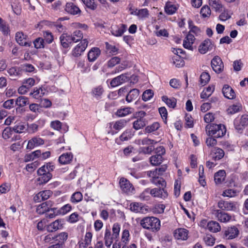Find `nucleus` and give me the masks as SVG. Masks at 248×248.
Returning <instances> with one entry per match:
<instances>
[{
	"label": "nucleus",
	"mask_w": 248,
	"mask_h": 248,
	"mask_svg": "<svg viewBox=\"0 0 248 248\" xmlns=\"http://www.w3.org/2000/svg\"><path fill=\"white\" fill-rule=\"evenodd\" d=\"M140 225L145 229L152 232H158L160 228V220L154 217H147L143 218L140 222Z\"/></svg>",
	"instance_id": "f257e3e1"
},
{
	"label": "nucleus",
	"mask_w": 248,
	"mask_h": 248,
	"mask_svg": "<svg viewBox=\"0 0 248 248\" xmlns=\"http://www.w3.org/2000/svg\"><path fill=\"white\" fill-rule=\"evenodd\" d=\"M205 131L208 136L219 138L225 135L226 129L223 124H210L206 126Z\"/></svg>",
	"instance_id": "f03ea898"
},
{
	"label": "nucleus",
	"mask_w": 248,
	"mask_h": 248,
	"mask_svg": "<svg viewBox=\"0 0 248 248\" xmlns=\"http://www.w3.org/2000/svg\"><path fill=\"white\" fill-rule=\"evenodd\" d=\"M167 169V166L164 165L153 171H148V175L150 177H152V182L156 185H161L162 186H165V181L162 178L159 177L158 176L162 175L166 170Z\"/></svg>",
	"instance_id": "7ed1b4c3"
},
{
	"label": "nucleus",
	"mask_w": 248,
	"mask_h": 248,
	"mask_svg": "<svg viewBox=\"0 0 248 248\" xmlns=\"http://www.w3.org/2000/svg\"><path fill=\"white\" fill-rule=\"evenodd\" d=\"M37 173L39 177L37 179L39 185L47 183L52 178V175L49 172H46L44 167H41L37 170Z\"/></svg>",
	"instance_id": "20e7f679"
},
{
	"label": "nucleus",
	"mask_w": 248,
	"mask_h": 248,
	"mask_svg": "<svg viewBox=\"0 0 248 248\" xmlns=\"http://www.w3.org/2000/svg\"><path fill=\"white\" fill-rule=\"evenodd\" d=\"M119 184L122 190L128 195L134 193L135 188L132 184L127 179L122 178L119 181Z\"/></svg>",
	"instance_id": "39448f33"
},
{
	"label": "nucleus",
	"mask_w": 248,
	"mask_h": 248,
	"mask_svg": "<svg viewBox=\"0 0 248 248\" xmlns=\"http://www.w3.org/2000/svg\"><path fill=\"white\" fill-rule=\"evenodd\" d=\"M239 231L235 226L228 227L223 232V237L227 240L234 239L238 236Z\"/></svg>",
	"instance_id": "423d86ee"
},
{
	"label": "nucleus",
	"mask_w": 248,
	"mask_h": 248,
	"mask_svg": "<svg viewBox=\"0 0 248 248\" xmlns=\"http://www.w3.org/2000/svg\"><path fill=\"white\" fill-rule=\"evenodd\" d=\"M211 66L213 70L217 74L222 72L224 68L223 63L218 56L215 57L211 61Z\"/></svg>",
	"instance_id": "0eeeda50"
},
{
	"label": "nucleus",
	"mask_w": 248,
	"mask_h": 248,
	"mask_svg": "<svg viewBox=\"0 0 248 248\" xmlns=\"http://www.w3.org/2000/svg\"><path fill=\"white\" fill-rule=\"evenodd\" d=\"M189 232L185 228L176 229L173 232L174 238L178 240H186L188 237Z\"/></svg>",
	"instance_id": "6e6552de"
},
{
	"label": "nucleus",
	"mask_w": 248,
	"mask_h": 248,
	"mask_svg": "<svg viewBox=\"0 0 248 248\" xmlns=\"http://www.w3.org/2000/svg\"><path fill=\"white\" fill-rule=\"evenodd\" d=\"M88 42L87 39L82 40L74 49L72 52L75 57L80 56L88 46Z\"/></svg>",
	"instance_id": "1a4fd4ad"
},
{
	"label": "nucleus",
	"mask_w": 248,
	"mask_h": 248,
	"mask_svg": "<svg viewBox=\"0 0 248 248\" xmlns=\"http://www.w3.org/2000/svg\"><path fill=\"white\" fill-rule=\"evenodd\" d=\"M162 188H154L150 189V195L155 198L165 199L168 197V194L166 190Z\"/></svg>",
	"instance_id": "9d476101"
},
{
	"label": "nucleus",
	"mask_w": 248,
	"mask_h": 248,
	"mask_svg": "<svg viewBox=\"0 0 248 248\" xmlns=\"http://www.w3.org/2000/svg\"><path fill=\"white\" fill-rule=\"evenodd\" d=\"M129 79V76L127 74H122L113 78L110 81V84L112 87H115L127 81Z\"/></svg>",
	"instance_id": "9b49d317"
},
{
	"label": "nucleus",
	"mask_w": 248,
	"mask_h": 248,
	"mask_svg": "<svg viewBox=\"0 0 248 248\" xmlns=\"http://www.w3.org/2000/svg\"><path fill=\"white\" fill-rule=\"evenodd\" d=\"M52 194V192L49 190L41 191L35 195L34 201L36 202L48 199Z\"/></svg>",
	"instance_id": "f8f14e48"
},
{
	"label": "nucleus",
	"mask_w": 248,
	"mask_h": 248,
	"mask_svg": "<svg viewBox=\"0 0 248 248\" xmlns=\"http://www.w3.org/2000/svg\"><path fill=\"white\" fill-rule=\"evenodd\" d=\"M213 214H214L217 219L221 222H228L232 218V217L229 214L219 210H214Z\"/></svg>",
	"instance_id": "ddd939ff"
},
{
	"label": "nucleus",
	"mask_w": 248,
	"mask_h": 248,
	"mask_svg": "<svg viewBox=\"0 0 248 248\" xmlns=\"http://www.w3.org/2000/svg\"><path fill=\"white\" fill-rule=\"evenodd\" d=\"M214 45L210 39L205 40L199 46V51L201 54H205L213 49Z\"/></svg>",
	"instance_id": "4468645a"
},
{
	"label": "nucleus",
	"mask_w": 248,
	"mask_h": 248,
	"mask_svg": "<svg viewBox=\"0 0 248 248\" xmlns=\"http://www.w3.org/2000/svg\"><path fill=\"white\" fill-rule=\"evenodd\" d=\"M234 125L236 129H242L248 124V115H242L240 118L235 120Z\"/></svg>",
	"instance_id": "2eb2a0df"
},
{
	"label": "nucleus",
	"mask_w": 248,
	"mask_h": 248,
	"mask_svg": "<svg viewBox=\"0 0 248 248\" xmlns=\"http://www.w3.org/2000/svg\"><path fill=\"white\" fill-rule=\"evenodd\" d=\"M16 40L19 45L23 46H30L31 42L27 41V36L22 32H17L16 34Z\"/></svg>",
	"instance_id": "dca6fc26"
},
{
	"label": "nucleus",
	"mask_w": 248,
	"mask_h": 248,
	"mask_svg": "<svg viewBox=\"0 0 248 248\" xmlns=\"http://www.w3.org/2000/svg\"><path fill=\"white\" fill-rule=\"evenodd\" d=\"M222 92L225 97L229 99H233L235 97V93L233 90L228 85H224Z\"/></svg>",
	"instance_id": "f3484780"
},
{
	"label": "nucleus",
	"mask_w": 248,
	"mask_h": 248,
	"mask_svg": "<svg viewBox=\"0 0 248 248\" xmlns=\"http://www.w3.org/2000/svg\"><path fill=\"white\" fill-rule=\"evenodd\" d=\"M44 141L43 139L39 137H34L29 140L27 148L32 149L36 146L43 145Z\"/></svg>",
	"instance_id": "a211bd4d"
},
{
	"label": "nucleus",
	"mask_w": 248,
	"mask_h": 248,
	"mask_svg": "<svg viewBox=\"0 0 248 248\" xmlns=\"http://www.w3.org/2000/svg\"><path fill=\"white\" fill-rule=\"evenodd\" d=\"M101 53L100 49L98 47H93L88 53V60L91 62L95 61Z\"/></svg>",
	"instance_id": "6ab92c4d"
},
{
	"label": "nucleus",
	"mask_w": 248,
	"mask_h": 248,
	"mask_svg": "<svg viewBox=\"0 0 248 248\" xmlns=\"http://www.w3.org/2000/svg\"><path fill=\"white\" fill-rule=\"evenodd\" d=\"M218 207L223 210L227 211H232L235 208L233 202L224 201H220L218 202Z\"/></svg>",
	"instance_id": "aec40b11"
},
{
	"label": "nucleus",
	"mask_w": 248,
	"mask_h": 248,
	"mask_svg": "<svg viewBox=\"0 0 248 248\" xmlns=\"http://www.w3.org/2000/svg\"><path fill=\"white\" fill-rule=\"evenodd\" d=\"M50 202H43L39 205L36 208V212L39 214H43L47 212H50V207L51 204H50Z\"/></svg>",
	"instance_id": "412c9836"
},
{
	"label": "nucleus",
	"mask_w": 248,
	"mask_h": 248,
	"mask_svg": "<svg viewBox=\"0 0 248 248\" xmlns=\"http://www.w3.org/2000/svg\"><path fill=\"white\" fill-rule=\"evenodd\" d=\"M130 209L135 213H143L144 211H147V209L142 205V203L139 202L131 203L130 204Z\"/></svg>",
	"instance_id": "4be33fe9"
},
{
	"label": "nucleus",
	"mask_w": 248,
	"mask_h": 248,
	"mask_svg": "<svg viewBox=\"0 0 248 248\" xmlns=\"http://www.w3.org/2000/svg\"><path fill=\"white\" fill-rule=\"evenodd\" d=\"M62 225V220L57 219L48 225L46 229L49 232H53L61 229Z\"/></svg>",
	"instance_id": "5701e85b"
},
{
	"label": "nucleus",
	"mask_w": 248,
	"mask_h": 248,
	"mask_svg": "<svg viewBox=\"0 0 248 248\" xmlns=\"http://www.w3.org/2000/svg\"><path fill=\"white\" fill-rule=\"evenodd\" d=\"M195 37L193 34L188 33L184 40L183 46L185 48L189 49H192V45L195 41Z\"/></svg>",
	"instance_id": "b1692460"
},
{
	"label": "nucleus",
	"mask_w": 248,
	"mask_h": 248,
	"mask_svg": "<svg viewBox=\"0 0 248 248\" xmlns=\"http://www.w3.org/2000/svg\"><path fill=\"white\" fill-rule=\"evenodd\" d=\"M127 26L124 24H121L112 29V34L115 36H121L126 31Z\"/></svg>",
	"instance_id": "393cba45"
},
{
	"label": "nucleus",
	"mask_w": 248,
	"mask_h": 248,
	"mask_svg": "<svg viewBox=\"0 0 248 248\" xmlns=\"http://www.w3.org/2000/svg\"><path fill=\"white\" fill-rule=\"evenodd\" d=\"M73 159V155L71 153H66L62 154L59 158L60 163L63 165L70 163Z\"/></svg>",
	"instance_id": "a878e982"
},
{
	"label": "nucleus",
	"mask_w": 248,
	"mask_h": 248,
	"mask_svg": "<svg viewBox=\"0 0 248 248\" xmlns=\"http://www.w3.org/2000/svg\"><path fill=\"white\" fill-rule=\"evenodd\" d=\"M139 96V91L137 89L130 90L126 96V101L128 103L136 100Z\"/></svg>",
	"instance_id": "bb28decb"
},
{
	"label": "nucleus",
	"mask_w": 248,
	"mask_h": 248,
	"mask_svg": "<svg viewBox=\"0 0 248 248\" xmlns=\"http://www.w3.org/2000/svg\"><path fill=\"white\" fill-rule=\"evenodd\" d=\"M65 10L67 13L74 15L80 13L79 8L73 3H67L65 5Z\"/></svg>",
	"instance_id": "cd10ccee"
},
{
	"label": "nucleus",
	"mask_w": 248,
	"mask_h": 248,
	"mask_svg": "<svg viewBox=\"0 0 248 248\" xmlns=\"http://www.w3.org/2000/svg\"><path fill=\"white\" fill-rule=\"evenodd\" d=\"M72 38L70 35L67 34L63 33L60 36V39L61 45L64 48H67L69 46V45L73 42Z\"/></svg>",
	"instance_id": "c85d7f7f"
},
{
	"label": "nucleus",
	"mask_w": 248,
	"mask_h": 248,
	"mask_svg": "<svg viewBox=\"0 0 248 248\" xmlns=\"http://www.w3.org/2000/svg\"><path fill=\"white\" fill-rule=\"evenodd\" d=\"M207 228L209 231L213 232H217L221 230L220 225L216 221H209L207 223Z\"/></svg>",
	"instance_id": "c756f323"
},
{
	"label": "nucleus",
	"mask_w": 248,
	"mask_h": 248,
	"mask_svg": "<svg viewBox=\"0 0 248 248\" xmlns=\"http://www.w3.org/2000/svg\"><path fill=\"white\" fill-rule=\"evenodd\" d=\"M134 110V108L130 107L121 108L117 110L116 115L118 117H123L132 113Z\"/></svg>",
	"instance_id": "7c9ffc66"
},
{
	"label": "nucleus",
	"mask_w": 248,
	"mask_h": 248,
	"mask_svg": "<svg viewBox=\"0 0 248 248\" xmlns=\"http://www.w3.org/2000/svg\"><path fill=\"white\" fill-rule=\"evenodd\" d=\"M226 172L224 170H220L214 175V181L216 184H220L224 181Z\"/></svg>",
	"instance_id": "2f4dec72"
},
{
	"label": "nucleus",
	"mask_w": 248,
	"mask_h": 248,
	"mask_svg": "<svg viewBox=\"0 0 248 248\" xmlns=\"http://www.w3.org/2000/svg\"><path fill=\"white\" fill-rule=\"evenodd\" d=\"M116 238L113 237V234L111 235V232L109 229L106 230L104 239L105 245L107 247H109L112 244L113 239Z\"/></svg>",
	"instance_id": "473e14b6"
},
{
	"label": "nucleus",
	"mask_w": 248,
	"mask_h": 248,
	"mask_svg": "<svg viewBox=\"0 0 248 248\" xmlns=\"http://www.w3.org/2000/svg\"><path fill=\"white\" fill-rule=\"evenodd\" d=\"M215 90V86L210 85L204 89L201 93V97L203 99L207 98L210 97Z\"/></svg>",
	"instance_id": "72a5a7b5"
},
{
	"label": "nucleus",
	"mask_w": 248,
	"mask_h": 248,
	"mask_svg": "<svg viewBox=\"0 0 248 248\" xmlns=\"http://www.w3.org/2000/svg\"><path fill=\"white\" fill-rule=\"evenodd\" d=\"M162 100L170 108H174L176 106V99L175 98H169L166 96H163Z\"/></svg>",
	"instance_id": "f704fd0d"
},
{
	"label": "nucleus",
	"mask_w": 248,
	"mask_h": 248,
	"mask_svg": "<svg viewBox=\"0 0 248 248\" xmlns=\"http://www.w3.org/2000/svg\"><path fill=\"white\" fill-rule=\"evenodd\" d=\"M29 104V98L24 96L18 97L16 101V104L20 107L25 106L27 104Z\"/></svg>",
	"instance_id": "c9c22d12"
},
{
	"label": "nucleus",
	"mask_w": 248,
	"mask_h": 248,
	"mask_svg": "<svg viewBox=\"0 0 248 248\" xmlns=\"http://www.w3.org/2000/svg\"><path fill=\"white\" fill-rule=\"evenodd\" d=\"M163 160L162 156L155 155L150 157V161L152 165L157 166L160 165Z\"/></svg>",
	"instance_id": "e433bc0d"
},
{
	"label": "nucleus",
	"mask_w": 248,
	"mask_h": 248,
	"mask_svg": "<svg viewBox=\"0 0 248 248\" xmlns=\"http://www.w3.org/2000/svg\"><path fill=\"white\" fill-rule=\"evenodd\" d=\"M172 62L176 67H181L184 65V61L179 55L174 56L172 58Z\"/></svg>",
	"instance_id": "4c0bfd02"
},
{
	"label": "nucleus",
	"mask_w": 248,
	"mask_h": 248,
	"mask_svg": "<svg viewBox=\"0 0 248 248\" xmlns=\"http://www.w3.org/2000/svg\"><path fill=\"white\" fill-rule=\"evenodd\" d=\"M44 94L45 93L41 88H37L36 87L33 89V92H31L30 95L32 96L34 98L38 99L43 96Z\"/></svg>",
	"instance_id": "58836bf2"
},
{
	"label": "nucleus",
	"mask_w": 248,
	"mask_h": 248,
	"mask_svg": "<svg viewBox=\"0 0 248 248\" xmlns=\"http://www.w3.org/2000/svg\"><path fill=\"white\" fill-rule=\"evenodd\" d=\"M7 72L9 76L15 79L16 77L20 75L19 68L17 67H12L8 69Z\"/></svg>",
	"instance_id": "ea45409f"
},
{
	"label": "nucleus",
	"mask_w": 248,
	"mask_h": 248,
	"mask_svg": "<svg viewBox=\"0 0 248 248\" xmlns=\"http://www.w3.org/2000/svg\"><path fill=\"white\" fill-rule=\"evenodd\" d=\"M211 14V9L208 5H204L201 9L200 14L202 18L209 17Z\"/></svg>",
	"instance_id": "a19ab883"
},
{
	"label": "nucleus",
	"mask_w": 248,
	"mask_h": 248,
	"mask_svg": "<svg viewBox=\"0 0 248 248\" xmlns=\"http://www.w3.org/2000/svg\"><path fill=\"white\" fill-rule=\"evenodd\" d=\"M70 36L73 42H77L82 39L83 34L80 31L76 30L73 32Z\"/></svg>",
	"instance_id": "79ce46f5"
},
{
	"label": "nucleus",
	"mask_w": 248,
	"mask_h": 248,
	"mask_svg": "<svg viewBox=\"0 0 248 248\" xmlns=\"http://www.w3.org/2000/svg\"><path fill=\"white\" fill-rule=\"evenodd\" d=\"M165 10L167 14L169 15H172L176 12V7L171 2H168L166 4Z\"/></svg>",
	"instance_id": "37998d69"
},
{
	"label": "nucleus",
	"mask_w": 248,
	"mask_h": 248,
	"mask_svg": "<svg viewBox=\"0 0 248 248\" xmlns=\"http://www.w3.org/2000/svg\"><path fill=\"white\" fill-rule=\"evenodd\" d=\"M82 199V193L80 192H76L72 194L70 201L72 203H76L80 202Z\"/></svg>",
	"instance_id": "c03bdc74"
},
{
	"label": "nucleus",
	"mask_w": 248,
	"mask_h": 248,
	"mask_svg": "<svg viewBox=\"0 0 248 248\" xmlns=\"http://www.w3.org/2000/svg\"><path fill=\"white\" fill-rule=\"evenodd\" d=\"M145 125V120L143 118H140L134 122L133 128L136 130H139L143 127Z\"/></svg>",
	"instance_id": "a18cd8bd"
},
{
	"label": "nucleus",
	"mask_w": 248,
	"mask_h": 248,
	"mask_svg": "<svg viewBox=\"0 0 248 248\" xmlns=\"http://www.w3.org/2000/svg\"><path fill=\"white\" fill-rule=\"evenodd\" d=\"M209 4L216 11L222 8V4L219 0H209Z\"/></svg>",
	"instance_id": "49530a36"
},
{
	"label": "nucleus",
	"mask_w": 248,
	"mask_h": 248,
	"mask_svg": "<svg viewBox=\"0 0 248 248\" xmlns=\"http://www.w3.org/2000/svg\"><path fill=\"white\" fill-rule=\"evenodd\" d=\"M12 129L16 133H21L26 129V126L23 123L20 122L15 125Z\"/></svg>",
	"instance_id": "de8ad7c7"
},
{
	"label": "nucleus",
	"mask_w": 248,
	"mask_h": 248,
	"mask_svg": "<svg viewBox=\"0 0 248 248\" xmlns=\"http://www.w3.org/2000/svg\"><path fill=\"white\" fill-rule=\"evenodd\" d=\"M188 25L190 28V31L188 33H194L196 35H197L201 32L200 29L197 26L193 25V22L191 20L188 21Z\"/></svg>",
	"instance_id": "09e8293b"
},
{
	"label": "nucleus",
	"mask_w": 248,
	"mask_h": 248,
	"mask_svg": "<svg viewBox=\"0 0 248 248\" xmlns=\"http://www.w3.org/2000/svg\"><path fill=\"white\" fill-rule=\"evenodd\" d=\"M212 152L215 154L214 157L216 160L221 159L224 155V151L219 148H215Z\"/></svg>",
	"instance_id": "8fccbe9b"
},
{
	"label": "nucleus",
	"mask_w": 248,
	"mask_h": 248,
	"mask_svg": "<svg viewBox=\"0 0 248 248\" xmlns=\"http://www.w3.org/2000/svg\"><path fill=\"white\" fill-rule=\"evenodd\" d=\"M160 127V124L157 122H155L152 124L147 126L145 129V131L147 133H151L157 130Z\"/></svg>",
	"instance_id": "3c124183"
},
{
	"label": "nucleus",
	"mask_w": 248,
	"mask_h": 248,
	"mask_svg": "<svg viewBox=\"0 0 248 248\" xmlns=\"http://www.w3.org/2000/svg\"><path fill=\"white\" fill-rule=\"evenodd\" d=\"M205 243L209 246H212L215 244V239L210 234H206L203 237Z\"/></svg>",
	"instance_id": "603ef678"
},
{
	"label": "nucleus",
	"mask_w": 248,
	"mask_h": 248,
	"mask_svg": "<svg viewBox=\"0 0 248 248\" xmlns=\"http://www.w3.org/2000/svg\"><path fill=\"white\" fill-rule=\"evenodd\" d=\"M126 121L124 119L117 121L114 124L113 128L117 130H120L126 125Z\"/></svg>",
	"instance_id": "864d4df0"
},
{
	"label": "nucleus",
	"mask_w": 248,
	"mask_h": 248,
	"mask_svg": "<svg viewBox=\"0 0 248 248\" xmlns=\"http://www.w3.org/2000/svg\"><path fill=\"white\" fill-rule=\"evenodd\" d=\"M43 37L44 38V40L48 44H51L54 40L52 33L48 31H43Z\"/></svg>",
	"instance_id": "5fc2aeb1"
},
{
	"label": "nucleus",
	"mask_w": 248,
	"mask_h": 248,
	"mask_svg": "<svg viewBox=\"0 0 248 248\" xmlns=\"http://www.w3.org/2000/svg\"><path fill=\"white\" fill-rule=\"evenodd\" d=\"M210 79L209 74L206 72H203L200 76L201 84L203 86L205 85L209 82Z\"/></svg>",
	"instance_id": "6e6d98bb"
},
{
	"label": "nucleus",
	"mask_w": 248,
	"mask_h": 248,
	"mask_svg": "<svg viewBox=\"0 0 248 248\" xmlns=\"http://www.w3.org/2000/svg\"><path fill=\"white\" fill-rule=\"evenodd\" d=\"M133 136L130 131L126 130L120 136V139L121 141H126L130 139Z\"/></svg>",
	"instance_id": "4d7b16f0"
},
{
	"label": "nucleus",
	"mask_w": 248,
	"mask_h": 248,
	"mask_svg": "<svg viewBox=\"0 0 248 248\" xmlns=\"http://www.w3.org/2000/svg\"><path fill=\"white\" fill-rule=\"evenodd\" d=\"M153 95L154 93L152 90H147L143 93L142 98L144 101H147L152 98Z\"/></svg>",
	"instance_id": "13d9d810"
},
{
	"label": "nucleus",
	"mask_w": 248,
	"mask_h": 248,
	"mask_svg": "<svg viewBox=\"0 0 248 248\" xmlns=\"http://www.w3.org/2000/svg\"><path fill=\"white\" fill-rule=\"evenodd\" d=\"M86 6L91 10H95L97 7V4L94 0H82Z\"/></svg>",
	"instance_id": "bf43d9fd"
},
{
	"label": "nucleus",
	"mask_w": 248,
	"mask_h": 248,
	"mask_svg": "<svg viewBox=\"0 0 248 248\" xmlns=\"http://www.w3.org/2000/svg\"><path fill=\"white\" fill-rule=\"evenodd\" d=\"M150 189H146L140 195L139 198L142 201H148L150 198Z\"/></svg>",
	"instance_id": "052dcab7"
},
{
	"label": "nucleus",
	"mask_w": 248,
	"mask_h": 248,
	"mask_svg": "<svg viewBox=\"0 0 248 248\" xmlns=\"http://www.w3.org/2000/svg\"><path fill=\"white\" fill-rule=\"evenodd\" d=\"M34 47L36 48H41L44 47V40L42 38H36L34 42Z\"/></svg>",
	"instance_id": "680f3d73"
},
{
	"label": "nucleus",
	"mask_w": 248,
	"mask_h": 248,
	"mask_svg": "<svg viewBox=\"0 0 248 248\" xmlns=\"http://www.w3.org/2000/svg\"><path fill=\"white\" fill-rule=\"evenodd\" d=\"M240 106L238 105H233L227 109L228 113L231 114H234L240 110Z\"/></svg>",
	"instance_id": "e2e57ef3"
},
{
	"label": "nucleus",
	"mask_w": 248,
	"mask_h": 248,
	"mask_svg": "<svg viewBox=\"0 0 248 248\" xmlns=\"http://www.w3.org/2000/svg\"><path fill=\"white\" fill-rule=\"evenodd\" d=\"M120 230V226L118 223H115L113 225L112 232L113 237L114 238H117L119 235V232Z\"/></svg>",
	"instance_id": "0e129e2a"
},
{
	"label": "nucleus",
	"mask_w": 248,
	"mask_h": 248,
	"mask_svg": "<svg viewBox=\"0 0 248 248\" xmlns=\"http://www.w3.org/2000/svg\"><path fill=\"white\" fill-rule=\"evenodd\" d=\"M11 188V185L8 183H4L0 186V194L6 193Z\"/></svg>",
	"instance_id": "69168bd1"
},
{
	"label": "nucleus",
	"mask_w": 248,
	"mask_h": 248,
	"mask_svg": "<svg viewBox=\"0 0 248 248\" xmlns=\"http://www.w3.org/2000/svg\"><path fill=\"white\" fill-rule=\"evenodd\" d=\"M217 143V141L215 138L209 137L206 140V144L208 147H213Z\"/></svg>",
	"instance_id": "338daca9"
},
{
	"label": "nucleus",
	"mask_w": 248,
	"mask_h": 248,
	"mask_svg": "<svg viewBox=\"0 0 248 248\" xmlns=\"http://www.w3.org/2000/svg\"><path fill=\"white\" fill-rule=\"evenodd\" d=\"M120 62V59L118 57H114L112 58L108 62V66L109 67H112L116 64L119 63Z\"/></svg>",
	"instance_id": "774afa93"
}]
</instances>
